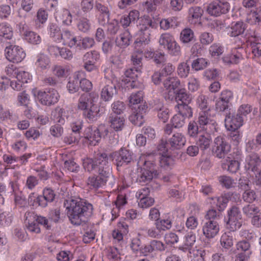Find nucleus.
<instances>
[{"label":"nucleus","mask_w":261,"mask_h":261,"mask_svg":"<svg viewBox=\"0 0 261 261\" xmlns=\"http://www.w3.org/2000/svg\"><path fill=\"white\" fill-rule=\"evenodd\" d=\"M64 205L71 223L79 226L85 224L93 213V205L81 198H69L65 200Z\"/></svg>","instance_id":"nucleus-1"},{"label":"nucleus","mask_w":261,"mask_h":261,"mask_svg":"<svg viewBox=\"0 0 261 261\" xmlns=\"http://www.w3.org/2000/svg\"><path fill=\"white\" fill-rule=\"evenodd\" d=\"M111 177H106L105 175L98 174L97 176H92L88 178L87 184L91 189H97L103 186Z\"/></svg>","instance_id":"nucleus-22"},{"label":"nucleus","mask_w":261,"mask_h":261,"mask_svg":"<svg viewBox=\"0 0 261 261\" xmlns=\"http://www.w3.org/2000/svg\"><path fill=\"white\" fill-rule=\"evenodd\" d=\"M179 39L184 44L194 42L195 41L194 33L190 28H186L181 31Z\"/></svg>","instance_id":"nucleus-30"},{"label":"nucleus","mask_w":261,"mask_h":261,"mask_svg":"<svg viewBox=\"0 0 261 261\" xmlns=\"http://www.w3.org/2000/svg\"><path fill=\"white\" fill-rule=\"evenodd\" d=\"M15 77L17 79V81L21 83L22 85L24 83H27L28 81L30 79L29 73L22 70H18Z\"/></svg>","instance_id":"nucleus-64"},{"label":"nucleus","mask_w":261,"mask_h":261,"mask_svg":"<svg viewBox=\"0 0 261 261\" xmlns=\"http://www.w3.org/2000/svg\"><path fill=\"white\" fill-rule=\"evenodd\" d=\"M186 141V138L182 133H174L168 139L170 150L173 151L180 149L185 145Z\"/></svg>","instance_id":"nucleus-15"},{"label":"nucleus","mask_w":261,"mask_h":261,"mask_svg":"<svg viewBox=\"0 0 261 261\" xmlns=\"http://www.w3.org/2000/svg\"><path fill=\"white\" fill-rule=\"evenodd\" d=\"M175 99L177 102L175 108L177 109L178 113L187 118L192 117L193 112L191 107L189 106V101L188 100L187 103L186 102L187 99Z\"/></svg>","instance_id":"nucleus-21"},{"label":"nucleus","mask_w":261,"mask_h":261,"mask_svg":"<svg viewBox=\"0 0 261 261\" xmlns=\"http://www.w3.org/2000/svg\"><path fill=\"white\" fill-rule=\"evenodd\" d=\"M229 10V4L226 2L220 0L210 4L207 8V13L212 16H218L226 14Z\"/></svg>","instance_id":"nucleus-12"},{"label":"nucleus","mask_w":261,"mask_h":261,"mask_svg":"<svg viewBox=\"0 0 261 261\" xmlns=\"http://www.w3.org/2000/svg\"><path fill=\"white\" fill-rule=\"evenodd\" d=\"M203 233L207 238H213L219 231V226L216 220L206 222L203 226Z\"/></svg>","instance_id":"nucleus-18"},{"label":"nucleus","mask_w":261,"mask_h":261,"mask_svg":"<svg viewBox=\"0 0 261 261\" xmlns=\"http://www.w3.org/2000/svg\"><path fill=\"white\" fill-rule=\"evenodd\" d=\"M180 84L179 80L174 76L169 77L163 82L164 88L167 90H173V92L178 88Z\"/></svg>","instance_id":"nucleus-37"},{"label":"nucleus","mask_w":261,"mask_h":261,"mask_svg":"<svg viewBox=\"0 0 261 261\" xmlns=\"http://www.w3.org/2000/svg\"><path fill=\"white\" fill-rule=\"evenodd\" d=\"M32 93L35 97L58 98L60 96L58 91L53 88L44 90L35 88L32 90Z\"/></svg>","instance_id":"nucleus-24"},{"label":"nucleus","mask_w":261,"mask_h":261,"mask_svg":"<svg viewBox=\"0 0 261 261\" xmlns=\"http://www.w3.org/2000/svg\"><path fill=\"white\" fill-rule=\"evenodd\" d=\"M198 122L200 127L208 133H214L217 131V124L208 110L201 111L199 112Z\"/></svg>","instance_id":"nucleus-9"},{"label":"nucleus","mask_w":261,"mask_h":261,"mask_svg":"<svg viewBox=\"0 0 261 261\" xmlns=\"http://www.w3.org/2000/svg\"><path fill=\"white\" fill-rule=\"evenodd\" d=\"M260 162L261 160L259 155L255 153L252 152L246 157L245 168L255 172L257 171V166Z\"/></svg>","instance_id":"nucleus-23"},{"label":"nucleus","mask_w":261,"mask_h":261,"mask_svg":"<svg viewBox=\"0 0 261 261\" xmlns=\"http://www.w3.org/2000/svg\"><path fill=\"white\" fill-rule=\"evenodd\" d=\"M251 37L255 39V41L251 43L252 53L255 57H259L260 56L261 54V43H257L255 41H258L260 37L259 35V33L256 31H254L253 34L251 35Z\"/></svg>","instance_id":"nucleus-35"},{"label":"nucleus","mask_w":261,"mask_h":261,"mask_svg":"<svg viewBox=\"0 0 261 261\" xmlns=\"http://www.w3.org/2000/svg\"><path fill=\"white\" fill-rule=\"evenodd\" d=\"M225 127L228 130L238 129L243 124L244 118L240 116L238 114L233 116L231 113H228L225 115L224 119Z\"/></svg>","instance_id":"nucleus-14"},{"label":"nucleus","mask_w":261,"mask_h":261,"mask_svg":"<svg viewBox=\"0 0 261 261\" xmlns=\"http://www.w3.org/2000/svg\"><path fill=\"white\" fill-rule=\"evenodd\" d=\"M207 65V62L203 58H198L193 61L192 64V68L195 70H202L205 68Z\"/></svg>","instance_id":"nucleus-57"},{"label":"nucleus","mask_w":261,"mask_h":261,"mask_svg":"<svg viewBox=\"0 0 261 261\" xmlns=\"http://www.w3.org/2000/svg\"><path fill=\"white\" fill-rule=\"evenodd\" d=\"M190 67L186 62H182L178 65L177 67V73L180 77H186L188 76Z\"/></svg>","instance_id":"nucleus-55"},{"label":"nucleus","mask_w":261,"mask_h":261,"mask_svg":"<svg viewBox=\"0 0 261 261\" xmlns=\"http://www.w3.org/2000/svg\"><path fill=\"white\" fill-rule=\"evenodd\" d=\"M141 72V69L138 67L134 68H129L125 71V75L126 77L130 78L132 80V82H134L138 77V73Z\"/></svg>","instance_id":"nucleus-63"},{"label":"nucleus","mask_w":261,"mask_h":261,"mask_svg":"<svg viewBox=\"0 0 261 261\" xmlns=\"http://www.w3.org/2000/svg\"><path fill=\"white\" fill-rule=\"evenodd\" d=\"M117 91L115 85L109 81V84L105 86L101 92V98H112L116 96Z\"/></svg>","instance_id":"nucleus-31"},{"label":"nucleus","mask_w":261,"mask_h":261,"mask_svg":"<svg viewBox=\"0 0 261 261\" xmlns=\"http://www.w3.org/2000/svg\"><path fill=\"white\" fill-rule=\"evenodd\" d=\"M214 38L212 34L203 32L199 36V40L202 45L210 44L213 41Z\"/></svg>","instance_id":"nucleus-58"},{"label":"nucleus","mask_w":261,"mask_h":261,"mask_svg":"<svg viewBox=\"0 0 261 261\" xmlns=\"http://www.w3.org/2000/svg\"><path fill=\"white\" fill-rule=\"evenodd\" d=\"M222 167L227 168L230 173H236L240 169V163L237 160H229L226 164L222 165Z\"/></svg>","instance_id":"nucleus-48"},{"label":"nucleus","mask_w":261,"mask_h":261,"mask_svg":"<svg viewBox=\"0 0 261 261\" xmlns=\"http://www.w3.org/2000/svg\"><path fill=\"white\" fill-rule=\"evenodd\" d=\"M24 35L25 39L30 43L38 44L41 42V37L39 35L34 32L26 31Z\"/></svg>","instance_id":"nucleus-46"},{"label":"nucleus","mask_w":261,"mask_h":261,"mask_svg":"<svg viewBox=\"0 0 261 261\" xmlns=\"http://www.w3.org/2000/svg\"><path fill=\"white\" fill-rule=\"evenodd\" d=\"M212 139L211 137L208 134H206L200 135L196 144L199 148L201 150H204L210 147Z\"/></svg>","instance_id":"nucleus-39"},{"label":"nucleus","mask_w":261,"mask_h":261,"mask_svg":"<svg viewBox=\"0 0 261 261\" xmlns=\"http://www.w3.org/2000/svg\"><path fill=\"white\" fill-rule=\"evenodd\" d=\"M96 99H82L79 103V108L86 110L85 115L91 121H96L100 116V102L96 100Z\"/></svg>","instance_id":"nucleus-5"},{"label":"nucleus","mask_w":261,"mask_h":261,"mask_svg":"<svg viewBox=\"0 0 261 261\" xmlns=\"http://www.w3.org/2000/svg\"><path fill=\"white\" fill-rule=\"evenodd\" d=\"M186 117L178 113L175 115L171 119L172 126L174 128H180L185 124V119Z\"/></svg>","instance_id":"nucleus-54"},{"label":"nucleus","mask_w":261,"mask_h":261,"mask_svg":"<svg viewBox=\"0 0 261 261\" xmlns=\"http://www.w3.org/2000/svg\"><path fill=\"white\" fill-rule=\"evenodd\" d=\"M213 101L210 99H198L197 105L202 111L208 110L210 112L211 106Z\"/></svg>","instance_id":"nucleus-59"},{"label":"nucleus","mask_w":261,"mask_h":261,"mask_svg":"<svg viewBox=\"0 0 261 261\" xmlns=\"http://www.w3.org/2000/svg\"><path fill=\"white\" fill-rule=\"evenodd\" d=\"M143 117V114L135 112L133 111V113L129 117V120L134 125L140 126L144 122Z\"/></svg>","instance_id":"nucleus-47"},{"label":"nucleus","mask_w":261,"mask_h":261,"mask_svg":"<svg viewBox=\"0 0 261 261\" xmlns=\"http://www.w3.org/2000/svg\"><path fill=\"white\" fill-rule=\"evenodd\" d=\"M25 215L27 216V218L30 217V218H33V220H36L38 225L41 224L47 229L50 228V225L48 223V220L46 217L38 216L31 212H27Z\"/></svg>","instance_id":"nucleus-40"},{"label":"nucleus","mask_w":261,"mask_h":261,"mask_svg":"<svg viewBox=\"0 0 261 261\" xmlns=\"http://www.w3.org/2000/svg\"><path fill=\"white\" fill-rule=\"evenodd\" d=\"M138 37L134 42L135 48L137 50L140 47L148 44L150 42V30L149 27L156 28L157 24L152 21L149 16L144 15L141 17L137 24Z\"/></svg>","instance_id":"nucleus-4"},{"label":"nucleus","mask_w":261,"mask_h":261,"mask_svg":"<svg viewBox=\"0 0 261 261\" xmlns=\"http://www.w3.org/2000/svg\"><path fill=\"white\" fill-rule=\"evenodd\" d=\"M184 238V243L179 247V249L184 252L188 251L190 254H192V252L197 249L195 246L196 236L193 232H190L185 236Z\"/></svg>","instance_id":"nucleus-17"},{"label":"nucleus","mask_w":261,"mask_h":261,"mask_svg":"<svg viewBox=\"0 0 261 261\" xmlns=\"http://www.w3.org/2000/svg\"><path fill=\"white\" fill-rule=\"evenodd\" d=\"M112 160L105 153L97 154L94 159L87 158L83 160V167L89 172L96 173L111 177L110 161Z\"/></svg>","instance_id":"nucleus-2"},{"label":"nucleus","mask_w":261,"mask_h":261,"mask_svg":"<svg viewBox=\"0 0 261 261\" xmlns=\"http://www.w3.org/2000/svg\"><path fill=\"white\" fill-rule=\"evenodd\" d=\"M199 133L197 123L195 121H191L188 125L187 135L190 138H196Z\"/></svg>","instance_id":"nucleus-51"},{"label":"nucleus","mask_w":261,"mask_h":261,"mask_svg":"<svg viewBox=\"0 0 261 261\" xmlns=\"http://www.w3.org/2000/svg\"><path fill=\"white\" fill-rule=\"evenodd\" d=\"M58 261H70L73 259V254L69 251H61L57 255Z\"/></svg>","instance_id":"nucleus-62"},{"label":"nucleus","mask_w":261,"mask_h":261,"mask_svg":"<svg viewBox=\"0 0 261 261\" xmlns=\"http://www.w3.org/2000/svg\"><path fill=\"white\" fill-rule=\"evenodd\" d=\"M175 40L173 35L169 33H164L161 35L159 43L163 46L164 48L167 47L169 45Z\"/></svg>","instance_id":"nucleus-53"},{"label":"nucleus","mask_w":261,"mask_h":261,"mask_svg":"<svg viewBox=\"0 0 261 261\" xmlns=\"http://www.w3.org/2000/svg\"><path fill=\"white\" fill-rule=\"evenodd\" d=\"M203 10L199 7H192L189 9V21L196 23L202 15Z\"/></svg>","instance_id":"nucleus-33"},{"label":"nucleus","mask_w":261,"mask_h":261,"mask_svg":"<svg viewBox=\"0 0 261 261\" xmlns=\"http://www.w3.org/2000/svg\"><path fill=\"white\" fill-rule=\"evenodd\" d=\"M216 110L219 112H225V115L231 113V103L229 99H218L215 103Z\"/></svg>","instance_id":"nucleus-29"},{"label":"nucleus","mask_w":261,"mask_h":261,"mask_svg":"<svg viewBox=\"0 0 261 261\" xmlns=\"http://www.w3.org/2000/svg\"><path fill=\"white\" fill-rule=\"evenodd\" d=\"M112 109L114 114L120 115L125 109V105L123 102L117 100L112 105Z\"/></svg>","instance_id":"nucleus-56"},{"label":"nucleus","mask_w":261,"mask_h":261,"mask_svg":"<svg viewBox=\"0 0 261 261\" xmlns=\"http://www.w3.org/2000/svg\"><path fill=\"white\" fill-rule=\"evenodd\" d=\"M108 122L111 128L116 132L122 130L125 126L124 118L113 113L109 116Z\"/></svg>","instance_id":"nucleus-20"},{"label":"nucleus","mask_w":261,"mask_h":261,"mask_svg":"<svg viewBox=\"0 0 261 261\" xmlns=\"http://www.w3.org/2000/svg\"><path fill=\"white\" fill-rule=\"evenodd\" d=\"M243 214L248 218H252L260 213L259 207L254 204H248L243 207Z\"/></svg>","instance_id":"nucleus-36"},{"label":"nucleus","mask_w":261,"mask_h":261,"mask_svg":"<svg viewBox=\"0 0 261 261\" xmlns=\"http://www.w3.org/2000/svg\"><path fill=\"white\" fill-rule=\"evenodd\" d=\"M107 24H108L107 32L111 35H116L120 29L119 21L116 19H112Z\"/></svg>","instance_id":"nucleus-50"},{"label":"nucleus","mask_w":261,"mask_h":261,"mask_svg":"<svg viewBox=\"0 0 261 261\" xmlns=\"http://www.w3.org/2000/svg\"><path fill=\"white\" fill-rule=\"evenodd\" d=\"M129 106L135 112L143 114L148 109L147 104L143 99H129Z\"/></svg>","instance_id":"nucleus-25"},{"label":"nucleus","mask_w":261,"mask_h":261,"mask_svg":"<svg viewBox=\"0 0 261 261\" xmlns=\"http://www.w3.org/2000/svg\"><path fill=\"white\" fill-rule=\"evenodd\" d=\"M221 246L225 249H230L233 245V238L228 233H224L222 234L220 239Z\"/></svg>","instance_id":"nucleus-44"},{"label":"nucleus","mask_w":261,"mask_h":261,"mask_svg":"<svg viewBox=\"0 0 261 261\" xmlns=\"http://www.w3.org/2000/svg\"><path fill=\"white\" fill-rule=\"evenodd\" d=\"M155 227L149 228L147 230V236L155 239H160L163 234V231L159 226L155 223Z\"/></svg>","instance_id":"nucleus-49"},{"label":"nucleus","mask_w":261,"mask_h":261,"mask_svg":"<svg viewBox=\"0 0 261 261\" xmlns=\"http://www.w3.org/2000/svg\"><path fill=\"white\" fill-rule=\"evenodd\" d=\"M146 153H148L146 152ZM150 153H153L155 156V163L156 159H158L160 166L161 168L168 169L174 164V160L170 155L167 153L157 155L154 152H150Z\"/></svg>","instance_id":"nucleus-27"},{"label":"nucleus","mask_w":261,"mask_h":261,"mask_svg":"<svg viewBox=\"0 0 261 261\" xmlns=\"http://www.w3.org/2000/svg\"><path fill=\"white\" fill-rule=\"evenodd\" d=\"M140 19L139 11L133 10L130 11L128 15H122L120 19V23L121 26L126 30L136 20H137V25Z\"/></svg>","instance_id":"nucleus-16"},{"label":"nucleus","mask_w":261,"mask_h":261,"mask_svg":"<svg viewBox=\"0 0 261 261\" xmlns=\"http://www.w3.org/2000/svg\"><path fill=\"white\" fill-rule=\"evenodd\" d=\"M50 61L48 57L44 54H40L37 57L36 64L41 69H45L49 67Z\"/></svg>","instance_id":"nucleus-45"},{"label":"nucleus","mask_w":261,"mask_h":261,"mask_svg":"<svg viewBox=\"0 0 261 261\" xmlns=\"http://www.w3.org/2000/svg\"><path fill=\"white\" fill-rule=\"evenodd\" d=\"M142 54L143 50L141 49H138L131 56V61L133 64L136 66V67L140 68L141 66Z\"/></svg>","instance_id":"nucleus-52"},{"label":"nucleus","mask_w":261,"mask_h":261,"mask_svg":"<svg viewBox=\"0 0 261 261\" xmlns=\"http://www.w3.org/2000/svg\"><path fill=\"white\" fill-rule=\"evenodd\" d=\"M242 198L245 202L252 203L256 199V195L253 190L249 189L244 191L242 195Z\"/></svg>","instance_id":"nucleus-60"},{"label":"nucleus","mask_w":261,"mask_h":261,"mask_svg":"<svg viewBox=\"0 0 261 261\" xmlns=\"http://www.w3.org/2000/svg\"><path fill=\"white\" fill-rule=\"evenodd\" d=\"M25 223L27 229L31 232L39 233L40 232V228L39 226L38 223L36 220H33V218L30 217L27 218V216L25 215Z\"/></svg>","instance_id":"nucleus-43"},{"label":"nucleus","mask_w":261,"mask_h":261,"mask_svg":"<svg viewBox=\"0 0 261 261\" xmlns=\"http://www.w3.org/2000/svg\"><path fill=\"white\" fill-rule=\"evenodd\" d=\"M230 149L231 145L225 137L218 136L215 139L212 148V152L215 156L219 159H224Z\"/></svg>","instance_id":"nucleus-7"},{"label":"nucleus","mask_w":261,"mask_h":261,"mask_svg":"<svg viewBox=\"0 0 261 261\" xmlns=\"http://www.w3.org/2000/svg\"><path fill=\"white\" fill-rule=\"evenodd\" d=\"M13 37L12 28L6 23L0 24V39L2 41L4 39L10 40Z\"/></svg>","instance_id":"nucleus-34"},{"label":"nucleus","mask_w":261,"mask_h":261,"mask_svg":"<svg viewBox=\"0 0 261 261\" xmlns=\"http://www.w3.org/2000/svg\"><path fill=\"white\" fill-rule=\"evenodd\" d=\"M155 156L153 153H143L140 155L138 163L143 165L137 180L142 184H147L158 175L155 163Z\"/></svg>","instance_id":"nucleus-3"},{"label":"nucleus","mask_w":261,"mask_h":261,"mask_svg":"<svg viewBox=\"0 0 261 261\" xmlns=\"http://www.w3.org/2000/svg\"><path fill=\"white\" fill-rule=\"evenodd\" d=\"M132 40V36L128 29H127L116 38L115 42L118 46L125 48L130 45Z\"/></svg>","instance_id":"nucleus-26"},{"label":"nucleus","mask_w":261,"mask_h":261,"mask_svg":"<svg viewBox=\"0 0 261 261\" xmlns=\"http://www.w3.org/2000/svg\"><path fill=\"white\" fill-rule=\"evenodd\" d=\"M77 38L74 34L68 30L62 31L59 43H61L64 45H67L70 48L75 47L77 44Z\"/></svg>","instance_id":"nucleus-19"},{"label":"nucleus","mask_w":261,"mask_h":261,"mask_svg":"<svg viewBox=\"0 0 261 261\" xmlns=\"http://www.w3.org/2000/svg\"><path fill=\"white\" fill-rule=\"evenodd\" d=\"M234 196L238 197V195L235 193L228 192L218 197H212L211 199L214 200L217 199V206L219 207V210H223L226 206L227 203L229 200H231L232 198Z\"/></svg>","instance_id":"nucleus-28"},{"label":"nucleus","mask_w":261,"mask_h":261,"mask_svg":"<svg viewBox=\"0 0 261 261\" xmlns=\"http://www.w3.org/2000/svg\"><path fill=\"white\" fill-rule=\"evenodd\" d=\"M90 27L89 20L86 18H81L77 24L79 30L84 33L87 32L90 30Z\"/></svg>","instance_id":"nucleus-61"},{"label":"nucleus","mask_w":261,"mask_h":261,"mask_svg":"<svg viewBox=\"0 0 261 261\" xmlns=\"http://www.w3.org/2000/svg\"><path fill=\"white\" fill-rule=\"evenodd\" d=\"M5 51L6 58L13 63L20 62L25 57L23 49L18 46H7Z\"/></svg>","instance_id":"nucleus-11"},{"label":"nucleus","mask_w":261,"mask_h":261,"mask_svg":"<svg viewBox=\"0 0 261 261\" xmlns=\"http://www.w3.org/2000/svg\"><path fill=\"white\" fill-rule=\"evenodd\" d=\"M246 30V24L242 21H238L231 27L229 35L231 37H237L243 34Z\"/></svg>","instance_id":"nucleus-38"},{"label":"nucleus","mask_w":261,"mask_h":261,"mask_svg":"<svg viewBox=\"0 0 261 261\" xmlns=\"http://www.w3.org/2000/svg\"><path fill=\"white\" fill-rule=\"evenodd\" d=\"M133 156L132 151L123 147L110 154V158L114 161L117 168L130 164L133 162Z\"/></svg>","instance_id":"nucleus-6"},{"label":"nucleus","mask_w":261,"mask_h":261,"mask_svg":"<svg viewBox=\"0 0 261 261\" xmlns=\"http://www.w3.org/2000/svg\"><path fill=\"white\" fill-rule=\"evenodd\" d=\"M62 32L60 28L55 23H50L49 26V35L56 42H59Z\"/></svg>","instance_id":"nucleus-42"},{"label":"nucleus","mask_w":261,"mask_h":261,"mask_svg":"<svg viewBox=\"0 0 261 261\" xmlns=\"http://www.w3.org/2000/svg\"><path fill=\"white\" fill-rule=\"evenodd\" d=\"M228 219L226 223L227 228L231 231H234L242 226V215L240 209L236 206H233L228 211Z\"/></svg>","instance_id":"nucleus-10"},{"label":"nucleus","mask_w":261,"mask_h":261,"mask_svg":"<svg viewBox=\"0 0 261 261\" xmlns=\"http://www.w3.org/2000/svg\"><path fill=\"white\" fill-rule=\"evenodd\" d=\"M95 44L93 38L85 37L83 38L78 37L75 47L79 49H86L92 47Z\"/></svg>","instance_id":"nucleus-32"},{"label":"nucleus","mask_w":261,"mask_h":261,"mask_svg":"<svg viewBox=\"0 0 261 261\" xmlns=\"http://www.w3.org/2000/svg\"><path fill=\"white\" fill-rule=\"evenodd\" d=\"M236 249L240 253L248 254L251 255L252 251L251 250V245L249 241L246 240H242L236 244Z\"/></svg>","instance_id":"nucleus-41"},{"label":"nucleus","mask_w":261,"mask_h":261,"mask_svg":"<svg viewBox=\"0 0 261 261\" xmlns=\"http://www.w3.org/2000/svg\"><path fill=\"white\" fill-rule=\"evenodd\" d=\"M55 197V192L50 188H46L43 190L42 195L38 196L34 199V202L41 207H45L48 203L54 201Z\"/></svg>","instance_id":"nucleus-13"},{"label":"nucleus","mask_w":261,"mask_h":261,"mask_svg":"<svg viewBox=\"0 0 261 261\" xmlns=\"http://www.w3.org/2000/svg\"><path fill=\"white\" fill-rule=\"evenodd\" d=\"M104 130L105 135H107L109 131L103 125L96 126H88L84 131L85 139L87 140V143L90 145L95 146L101 140V131Z\"/></svg>","instance_id":"nucleus-8"}]
</instances>
